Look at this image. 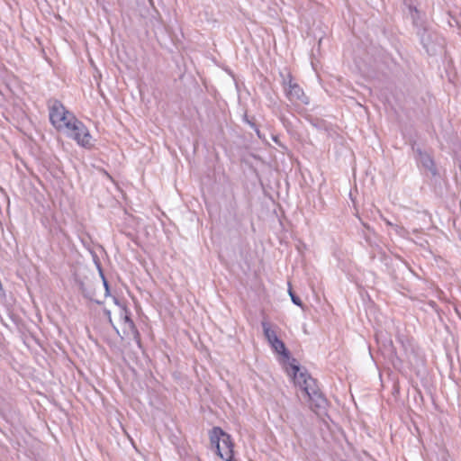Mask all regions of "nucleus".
<instances>
[{
    "mask_svg": "<svg viewBox=\"0 0 461 461\" xmlns=\"http://www.w3.org/2000/svg\"><path fill=\"white\" fill-rule=\"evenodd\" d=\"M262 329L273 351L277 356L278 362L282 365L288 376L298 386L304 396L311 402V408H321L325 400L319 391L316 382L305 371L302 370L297 361L290 356L284 342L278 339L276 328L267 321H263Z\"/></svg>",
    "mask_w": 461,
    "mask_h": 461,
    "instance_id": "f257e3e1",
    "label": "nucleus"
},
{
    "mask_svg": "<svg viewBox=\"0 0 461 461\" xmlns=\"http://www.w3.org/2000/svg\"><path fill=\"white\" fill-rule=\"evenodd\" d=\"M50 120L56 130L75 140L81 147H93L92 136L87 128L61 103L54 101L50 105Z\"/></svg>",
    "mask_w": 461,
    "mask_h": 461,
    "instance_id": "f03ea898",
    "label": "nucleus"
},
{
    "mask_svg": "<svg viewBox=\"0 0 461 461\" xmlns=\"http://www.w3.org/2000/svg\"><path fill=\"white\" fill-rule=\"evenodd\" d=\"M211 444L215 447L218 456L225 461L233 459V443L230 435L220 428H213L210 433Z\"/></svg>",
    "mask_w": 461,
    "mask_h": 461,
    "instance_id": "7ed1b4c3",
    "label": "nucleus"
},
{
    "mask_svg": "<svg viewBox=\"0 0 461 461\" xmlns=\"http://www.w3.org/2000/svg\"><path fill=\"white\" fill-rule=\"evenodd\" d=\"M285 92L289 100L296 104H307L308 100L302 88L289 78L288 82H285Z\"/></svg>",
    "mask_w": 461,
    "mask_h": 461,
    "instance_id": "20e7f679",
    "label": "nucleus"
},
{
    "mask_svg": "<svg viewBox=\"0 0 461 461\" xmlns=\"http://www.w3.org/2000/svg\"><path fill=\"white\" fill-rule=\"evenodd\" d=\"M117 305H118V312H119V316H120L121 321L125 325V329L130 330L133 332L134 337L137 340V343H140L139 334H138L137 330H135L133 322L131 321V319L129 317L126 308L118 303H117Z\"/></svg>",
    "mask_w": 461,
    "mask_h": 461,
    "instance_id": "39448f33",
    "label": "nucleus"
},
{
    "mask_svg": "<svg viewBox=\"0 0 461 461\" xmlns=\"http://www.w3.org/2000/svg\"><path fill=\"white\" fill-rule=\"evenodd\" d=\"M420 162L426 168H428L429 170H432V168H433V161H432L431 158L429 155L420 154Z\"/></svg>",
    "mask_w": 461,
    "mask_h": 461,
    "instance_id": "423d86ee",
    "label": "nucleus"
},
{
    "mask_svg": "<svg viewBox=\"0 0 461 461\" xmlns=\"http://www.w3.org/2000/svg\"><path fill=\"white\" fill-rule=\"evenodd\" d=\"M289 295H290V297H291L292 302H293L294 304H296V305H298V306H300V307H303L302 301L300 300V298H299V297H297V296H295V295L294 294V293L292 292V290H291V289H289Z\"/></svg>",
    "mask_w": 461,
    "mask_h": 461,
    "instance_id": "0eeeda50",
    "label": "nucleus"
},
{
    "mask_svg": "<svg viewBox=\"0 0 461 461\" xmlns=\"http://www.w3.org/2000/svg\"><path fill=\"white\" fill-rule=\"evenodd\" d=\"M104 287H105L106 293H108V284H107V282L105 281V279H104Z\"/></svg>",
    "mask_w": 461,
    "mask_h": 461,
    "instance_id": "6e6552de",
    "label": "nucleus"
},
{
    "mask_svg": "<svg viewBox=\"0 0 461 461\" xmlns=\"http://www.w3.org/2000/svg\"><path fill=\"white\" fill-rule=\"evenodd\" d=\"M106 314H107V316H108V318H109V321H110L111 323H113V321H112V318H111V312H110L109 311H107V312H106Z\"/></svg>",
    "mask_w": 461,
    "mask_h": 461,
    "instance_id": "1a4fd4ad",
    "label": "nucleus"
}]
</instances>
